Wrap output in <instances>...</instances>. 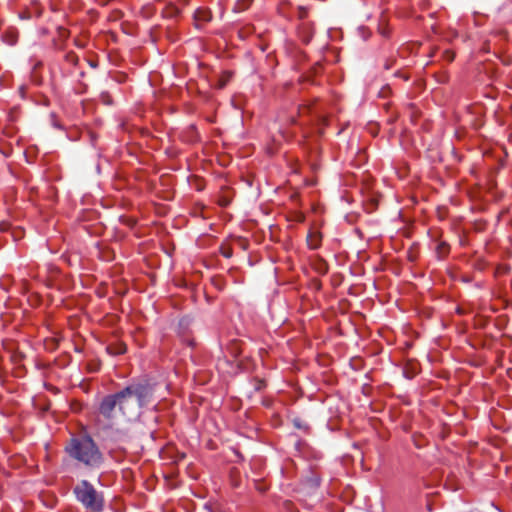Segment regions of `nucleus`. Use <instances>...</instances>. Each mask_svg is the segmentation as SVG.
<instances>
[{"label":"nucleus","instance_id":"nucleus-1","mask_svg":"<svg viewBox=\"0 0 512 512\" xmlns=\"http://www.w3.org/2000/svg\"><path fill=\"white\" fill-rule=\"evenodd\" d=\"M152 394L148 383H135L117 393L119 412L128 420L137 419L141 409L150 401Z\"/></svg>","mask_w":512,"mask_h":512},{"label":"nucleus","instance_id":"nucleus-2","mask_svg":"<svg viewBox=\"0 0 512 512\" xmlns=\"http://www.w3.org/2000/svg\"><path fill=\"white\" fill-rule=\"evenodd\" d=\"M68 453L86 465L95 466L101 462V454L89 437L73 439L67 447Z\"/></svg>","mask_w":512,"mask_h":512},{"label":"nucleus","instance_id":"nucleus-3","mask_svg":"<svg viewBox=\"0 0 512 512\" xmlns=\"http://www.w3.org/2000/svg\"><path fill=\"white\" fill-rule=\"evenodd\" d=\"M79 502L92 512H100L103 508V498L86 480L81 481L74 489Z\"/></svg>","mask_w":512,"mask_h":512},{"label":"nucleus","instance_id":"nucleus-4","mask_svg":"<svg viewBox=\"0 0 512 512\" xmlns=\"http://www.w3.org/2000/svg\"><path fill=\"white\" fill-rule=\"evenodd\" d=\"M119 412L117 394L105 397L100 405V413L108 419H114Z\"/></svg>","mask_w":512,"mask_h":512},{"label":"nucleus","instance_id":"nucleus-5","mask_svg":"<svg viewBox=\"0 0 512 512\" xmlns=\"http://www.w3.org/2000/svg\"><path fill=\"white\" fill-rule=\"evenodd\" d=\"M298 34L304 43H309L314 35V24L310 21L302 22L298 27Z\"/></svg>","mask_w":512,"mask_h":512},{"label":"nucleus","instance_id":"nucleus-6","mask_svg":"<svg viewBox=\"0 0 512 512\" xmlns=\"http://www.w3.org/2000/svg\"><path fill=\"white\" fill-rule=\"evenodd\" d=\"M196 26L200 27L201 24L210 22L212 20V12L208 8H198L194 13Z\"/></svg>","mask_w":512,"mask_h":512},{"label":"nucleus","instance_id":"nucleus-7","mask_svg":"<svg viewBox=\"0 0 512 512\" xmlns=\"http://www.w3.org/2000/svg\"><path fill=\"white\" fill-rule=\"evenodd\" d=\"M4 40L9 44V45H13L17 42V34L13 31H10V32H6L4 34Z\"/></svg>","mask_w":512,"mask_h":512},{"label":"nucleus","instance_id":"nucleus-8","mask_svg":"<svg viewBox=\"0 0 512 512\" xmlns=\"http://www.w3.org/2000/svg\"><path fill=\"white\" fill-rule=\"evenodd\" d=\"M308 14H309V11H308L307 7H305V6L298 7V18L300 20H302L304 22L306 20V18L308 17Z\"/></svg>","mask_w":512,"mask_h":512},{"label":"nucleus","instance_id":"nucleus-9","mask_svg":"<svg viewBox=\"0 0 512 512\" xmlns=\"http://www.w3.org/2000/svg\"><path fill=\"white\" fill-rule=\"evenodd\" d=\"M231 74L229 72H224L223 75L219 78L217 87L222 88L225 86L226 82L229 80Z\"/></svg>","mask_w":512,"mask_h":512},{"label":"nucleus","instance_id":"nucleus-10","mask_svg":"<svg viewBox=\"0 0 512 512\" xmlns=\"http://www.w3.org/2000/svg\"><path fill=\"white\" fill-rule=\"evenodd\" d=\"M443 60L444 61H447V62H452L454 61V58H455V53L451 50H445L443 53Z\"/></svg>","mask_w":512,"mask_h":512},{"label":"nucleus","instance_id":"nucleus-11","mask_svg":"<svg viewBox=\"0 0 512 512\" xmlns=\"http://www.w3.org/2000/svg\"><path fill=\"white\" fill-rule=\"evenodd\" d=\"M308 244L312 249H316L319 245V239L316 236L310 235Z\"/></svg>","mask_w":512,"mask_h":512},{"label":"nucleus","instance_id":"nucleus-12","mask_svg":"<svg viewBox=\"0 0 512 512\" xmlns=\"http://www.w3.org/2000/svg\"><path fill=\"white\" fill-rule=\"evenodd\" d=\"M66 60L71 64H77L79 58L74 52H69L66 55Z\"/></svg>","mask_w":512,"mask_h":512},{"label":"nucleus","instance_id":"nucleus-13","mask_svg":"<svg viewBox=\"0 0 512 512\" xmlns=\"http://www.w3.org/2000/svg\"><path fill=\"white\" fill-rule=\"evenodd\" d=\"M379 31L384 37L389 36V29L387 27H380Z\"/></svg>","mask_w":512,"mask_h":512},{"label":"nucleus","instance_id":"nucleus-14","mask_svg":"<svg viewBox=\"0 0 512 512\" xmlns=\"http://www.w3.org/2000/svg\"><path fill=\"white\" fill-rule=\"evenodd\" d=\"M125 351V349L123 347H120L119 349L115 350V351H111V353H114V354H121Z\"/></svg>","mask_w":512,"mask_h":512},{"label":"nucleus","instance_id":"nucleus-15","mask_svg":"<svg viewBox=\"0 0 512 512\" xmlns=\"http://www.w3.org/2000/svg\"><path fill=\"white\" fill-rule=\"evenodd\" d=\"M239 36H240V37H244V34H243V31H242V30H240V31H239Z\"/></svg>","mask_w":512,"mask_h":512},{"label":"nucleus","instance_id":"nucleus-16","mask_svg":"<svg viewBox=\"0 0 512 512\" xmlns=\"http://www.w3.org/2000/svg\"><path fill=\"white\" fill-rule=\"evenodd\" d=\"M408 47H409V45H407L406 47H403L401 50V53H404L405 49H407Z\"/></svg>","mask_w":512,"mask_h":512}]
</instances>
